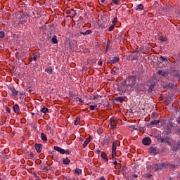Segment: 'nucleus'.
Wrapping results in <instances>:
<instances>
[{
	"label": "nucleus",
	"mask_w": 180,
	"mask_h": 180,
	"mask_svg": "<svg viewBox=\"0 0 180 180\" xmlns=\"http://www.w3.org/2000/svg\"><path fill=\"white\" fill-rule=\"evenodd\" d=\"M136 82L137 79L134 76L128 77L124 81V84L127 88H133V86L136 85Z\"/></svg>",
	"instance_id": "obj_1"
},
{
	"label": "nucleus",
	"mask_w": 180,
	"mask_h": 180,
	"mask_svg": "<svg viewBox=\"0 0 180 180\" xmlns=\"http://www.w3.org/2000/svg\"><path fill=\"white\" fill-rule=\"evenodd\" d=\"M110 129H115L116 126H117V120L115 117H112L110 120Z\"/></svg>",
	"instance_id": "obj_2"
},
{
	"label": "nucleus",
	"mask_w": 180,
	"mask_h": 180,
	"mask_svg": "<svg viewBox=\"0 0 180 180\" xmlns=\"http://www.w3.org/2000/svg\"><path fill=\"white\" fill-rule=\"evenodd\" d=\"M117 147V143H116V141L112 142V158L116 157V148Z\"/></svg>",
	"instance_id": "obj_3"
},
{
	"label": "nucleus",
	"mask_w": 180,
	"mask_h": 180,
	"mask_svg": "<svg viewBox=\"0 0 180 180\" xmlns=\"http://www.w3.org/2000/svg\"><path fill=\"white\" fill-rule=\"evenodd\" d=\"M142 143L144 146H150L151 144V139L145 137L143 139Z\"/></svg>",
	"instance_id": "obj_4"
},
{
	"label": "nucleus",
	"mask_w": 180,
	"mask_h": 180,
	"mask_svg": "<svg viewBox=\"0 0 180 180\" xmlns=\"http://www.w3.org/2000/svg\"><path fill=\"white\" fill-rule=\"evenodd\" d=\"M162 167L163 169L165 168L166 169H174V168H175V165L169 163H162Z\"/></svg>",
	"instance_id": "obj_5"
},
{
	"label": "nucleus",
	"mask_w": 180,
	"mask_h": 180,
	"mask_svg": "<svg viewBox=\"0 0 180 180\" xmlns=\"http://www.w3.org/2000/svg\"><path fill=\"white\" fill-rule=\"evenodd\" d=\"M9 89L11 91V96L16 98V96H18V94H19V91L15 89V87H10Z\"/></svg>",
	"instance_id": "obj_6"
},
{
	"label": "nucleus",
	"mask_w": 180,
	"mask_h": 180,
	"mask_svg": "<svg viewBox=\"0 0 180 180\" xmlns=\"http://www.w3.org/2000/svg\"><path fill=\"white\" fill-rule=\"evenodd\" d=\"M53 150L58 151V153H60V154H65V150L61 148L59 146H54Z\"/></svg>",
	"instance_id": "obj_7"
},
{
	"label": "nucleus",
	"mask_w": 180,
	"mask_h": 180,
	"mask_svg": "<svg viewBox=\"0 0 180 180\" xmlns=\"http://www.w3.org/2000/svg\"><path fill=\"white\" fill-rule=\"evenodd\" d=\"M92 141V138L91 136H89V138H87L85 141L84 142L83 145H82V148H85L86 147V146H88L89 143H91V141Z\"/></svg>",
	"instance_id": "obj_8"
},
{
	"label": "nucleus",
	"mask_w": 180,
	"mask_h": 180,
	"mask_svg": "<svg viewBox=\"0 0 180 180\" xmlns=\"http://www.w3.org/2000/svg\"><path fill=\"white\" fill-rule=\"evenodd\" d=\"M158 74H159V75H161L162 77H164V78H168V72L165 71L159 70L158 72Z\"/></svg>",
	"instance_id": "obj_9"
},
{
	"label": "nucleus",
	"mask_w": 180,
	"mask_h": 180,
	"mask_svg": "<svg viewBox=\"0 0 180 180\" xmlns=\"http://www.w3.org/2000/svg\"><path fill=\"white\" fill-rule=\"evenodd\" d=\"M34 147L37 152L41 153V150H43V148L41 147V144L35 143Z\"/></svg>",
	"instance_id": "obj_10"
},
{
	"label": "nucleus",
	"mask_w": 180,
	"mask_h": 180,
	"mask_svg": "<svg viewBox=\"0 0 180 180\" xmlns=\"http://www.w3.org/2000/svg\"><path fill=\"white\" fill-rule=\"evenodd\" d=\"M13 110H14L15 113H16L17 115H19V113L20 112V108H19V105H18V104L14 105Z\"/></svg>",
	"instance_id": "obj_11"
},
{
	"label": "nucleus",
	"mask_w": 180,
	"mask_h": 180,
	"mask_svg": "<svg viewBox=\"0 0 180 180\" xmlns=\"http://www.w3.org/2000/svg\"><path fill=\"white\" fill-rule=\"evenodd\" d=\"M154 171H158V169H163L162 164L160 165H153Z\"/></svg>",
	"instance_id": "obj_12"
},
{
	"label": "nucleus",
	"mask_w": 180,
	"mask_h": 180,
	"mask_svg": "<svg viewBox=\"0 0 180 180\" xmlns=\"http://www.w3.org/2000/svg\"><path fill=\"white\" fill-rule=\"evenodd\" d=\"M119 60H120L119 57L115 56V57L112 58V59L110 60L109 63L110 64H115V63H118Z\"/></svg>",
	"instance_id": "obj_13"
},
{
	"label": "nucleus",
	"mask_w": 180,
	"mask_h": 180,
	"mask_svg": "<svg viewBox=\"0 0 180 180\" xmlns=\"http://www.w3.org/2000/svg\"><path fill=\"white\" fill-rule=\"evenodd\" d=\"M110 143V140L108 138H105L101 142V146H108Z\"/></svg>",
	"instance_id": "obj_14"
},
{
	"label": "nucleus",
	"mask_w": 180,
	"mask_h": 180,
	"mask_svg": "<svg viewBox=\"0 0 180 180\" xmlns=\"http://www.w3.org/2000/svg\"><path fill=\"white\" fill-rule=\"evenodd\" d=\"M149 152L150 153V154H154L155 155H157V148L150 147L149 149Z\"/></svg>",
	"instance_id": "obj_15"
},
{
	"label": "nucleus",
	"mask_w": 180,
	"mask_h": 180,
	"mask_svg": "<svg viewBox=\"0 0 180 180\" xmlns=\"http://www.w3.org/2000/svg\"><path fill=\"white\" fill-rule=\"evenodd\" d=\"M101 158H103V160H105V161H106L107 162H108V161H109L108 155H106V153H105V152H101Z\"/></svg>",
	"instance_id": "obj_16"
},
{
	"label": "nucleus",
	"mask_w": 180,
	"mask_h": 180,
	"mask_svg": "<svg viewBox=\"0 0 180 180\" xmlns=\"http://www.w3.org/2000/svg\"><path fill=\"white\" fill-rule=\"evenodd\" d=\"M160 141L162 143H167V144H169V137H162Z\"/></svg>",
	"instance_id": "obj_17"
},
{
	"label": "nucleus",
	"mask_w": 180,
	"mask_h": 180,
	"mask_svg": "<svg viewBox=\"0 0 180 180\" xmlns=\"http://www.w3.org/2000/svg\"><path fill=\"white\" fill-rule=\"evenodd\" d=\"M41 139L43 141L44 143H46L47 141V135L44 133L41 134Z\"/></svg>",
	"instance_id": "obj_18"
},
{
	"label": "nucleus",
	"mask_w": 180,
	"mask_h": 180,
	"mask_svg": "<svg viewBox=\"0 0 180 180\" xmlns=\"http://www.w3.org/2000/svg\"><path fill=\"white\" fill-rule=\"evenodd\" d=\"M144 9V6L143 4H139L135 7V11H143Z\"/></svg>",
	"instance_id": "obj_19"
},
{
	"label": "nucleus",
	"mask_w": 180,
	"mask_h": 180,
	"mask_svg": "<svg viewBox=\"0 0 180 180\" xmlns=\"http://www.w3.org/2000/svg\"><path fill=\"white\" fill-rule=\"evenodd\" d=\"M159 40L162 42L164 43L165 41H168V38H167V37H164V36H160L159 37Z\"/></svg>",
	"instance_id": "obj_20"
},
{
	"label": "nucleus",
	"mask_w": 180,
	"mask_h": 180,
	"mask_svg": "<svg viewBox=\"0 0 180 180\" xmlns=\"http://www.w3.org/2000/svg\"><path fill=\"white\" fill-rule=\"evenodd\" d=\"M51 41L53 44H57V43H58V39H57V37L56 35H54L52 39H51Z\"/></svg>",
	"instance_id": "obj_21"
},
{
	"label": "nucleus",
	"mask_w": 180,
	"mask_h": 180,
	"mask_svg": "<svg viewBox=\"0 0 180 180\" xmlns=\"http://www.w3.org/2000/svg\"><path fill=\"white\" fill-rule=\"evenodd\" d=\"M80 174H82V170L79 168H76L75 169V175H79Z\"/></svg>",
	"instance_id": "obj_22"
},
{
	"label": "nucleus",
	"mask_w": 180,
	"mask_h": 180,
	"mask_svg": "<svg viewBox=\"0 0 180 180\" xmlns=\"http://www.w3.org/2000/svg\"><path fill=\"white\" fill-rule=\"evenodd\" d=\"M33 56H34L33 58H30V61H32V60H34V61H37V58H39V56H37V53H34Z\"/></svg>",
	"instance_id": "obj_23"
},
{
	"label": "nucleus",
	"mask_w": 180,
	"mask_h": 180,
	"mask_svg": "<svg viewBox=\"0 0 180 180\" xmlns=\"http://www.w3.org/2000/svg\"><path fill=\"white\" fill-rule=\"evenodd\" d=\"M112 5H120V0H112Z\"/></svg>",
	"instance_id": "obj_24"
},
{
	"label": "nucleus",
	"mask_w": 180,
	"mask_h": 180,
	"mask_svg": "<svg viewBox=\"0 0 180 180\" xmlns=\"http://www.w3.org/2000/svg\"><path fill=\"white\" fill-rule=\"evenodd\" d=\"M41 112H42V113H44V115H46V113H47L49 112V108H47L46 107H43L41 110Z\"/></svg>",
	"instance_id": "obj_25"
},
{
	"label": "nucleus",
	"mask_w": 180,
	"mask_h": 180,
	"mask_svg": "<svg viewBox=\"0 0 180 180\" xmlns=\"http://www.w3.org/2000/svg\"><path fill=\"white\" fill-rule=\"evenodd\" d=\"M63 162L64 164H65L66 165H68V164H70V162H71V160H70V159H68V158H66L65 159H63Z\"/></svg>",
	"instance_id": "obj_26"
},
{
	"label": "nucleus",
	"mask_w": 180,
	"mask_h": 180,
	"mask_svg": "<svg viewBox=\"0 0 180 180\" xmlns=\"http://www.w3.org/2000/svg\"><path fill=\"white\" fill-rule=\"evenodd\" d=\"M116 101L120 102L121 103H123V102H124V98L123 97H117Z\"/></svg>",
	"instance_id": "obj_27"
},
{
	"label": "nucleus",
	"mask_w": 180,
	"mask_h": 180,
	"mask_svg": "<svg viewBox=\"0 0 180 180\" xmlns=\"http://www.w3.org/2000/svg\"><path fill=\"white\" fill-rule=\"evenodd\" d=\"M79 122H81V118L77 117L75 120V125L78 126V124H79Z\"/></svg>",
	"instance_id": "obj_28"
},
{
	"label": "nucleus",
	"mask_w": 180,
	"mask_h": 180,
	"mask_svg": "<svg viewBox=\"0 0 180 180\" xmlns=\"http://www.w3.org/2000/svg\"><path fill=\"white\" fill-rule=\"evenodd\" d=\"M98 105H90V110H96V109H97V110H98Z\"/></svg>",
	"instance_id": "obj_29"
},
{
	"label": "nucleus",
	"mask_w": 180,
	"mask_h": 180,
	"mask_svg": "<svg viewBox=\"0 0 180 180\" xmlns=\"http://www.w3.org/2000/svg\"><path fill=\"white\" fill-rule=\"evenodd\" d=\"M159 123H160V120H153V121H152V122H150V124L154 125V124H158Z\"/></svg>",
	"instance_id": "obj_30"
},
{
	"label": "nucleus",
	"mask_w": 180,
	"mask_h": 180,
	"mask_svg": "<svg viewBox=\"0 0 180 180\" xmlns=\"http://www.w3.org/2000/svg\"><path fill=\"white\" fill-rule=\"evenodd\" d=\"M118 20H117V17H115L113 20L112 21V25H114V26L116 25V23H117Z\"/></svg>",
	"instance_id": "obj_31"
},
{
	"label": "nucleus",
	"mask_w": 180,
	"mask_h": 180,
	"mask_svg": "<svg viewBox=\"0 0 180 180\" xmlns=\"http://www.w3.org/2000/svg\"><path fill=\"white\" fill-rule=\"evenodd\" d=\"M160 60L162 63H164V61L167 63L168 61V60L167 58H165L163 56H160Z\"/></svg>",
	"instance_id": "obj_32"
},
{
	"label": "nucleus",
	"mask_w": 180,
	"mask_h": 180,
	"mask_svg": "<svg viewBox=\"0 0 180 180\" xmlns=\"http://www.w3.org/2000/svg\"><path fill=\"white\" fill-rule=\"evenodd\" d=\"M115 30V25H111L109 28H108V32H112Z\"/></svg>",
	"instance_id": "obj_33"
},
{
	"label": "nucleus",
	"mask_w": 180,
	"mask_h": 180,
	"mask_svg": "<svg viewBox=\"0 0 180 180\" xmlns=\"http://www.w3.org/2000/svg\"><path fill=\"white\" fill-rule=\"evenodd\" d=\"M5 37V32L0 31V39H4Z\"/></svg>",
	"instance_id": "obj_34"
},
{
	"label": "nucleus",
	"mask_w": 180,
	"mask_h": 180,
	"mask_svg": "<svg viewBox=\"0 0 180 180\" xmlns=\"http://www.w3.org/2000/svg\"><path fill=\"white\" fill-rule=\"evenodd\" d=\"M46 72L48 73V74H53V69L51 68H48L46 70Z\"/></svg>",
	"instance_id": "obj_35"
},
{
	"label": "nucleus",
	"mask_w": 180,
	"mask_h": 180,
	"mask_svg": "<svg viewBox=\"0 0 180 180\" xmlns=\"http://www.w3.org/2000/svg\"><path fill=\"white\" fill-rule=\"evenodd\" d=\"M101 96L99 95H94L92 96L91 99H93V101H96L97 98H98Z\"/></svg>",
	"instance_id": "obj_36"
},
{
	"label": "nucleus",
	"mask_w": 180,
	"mask_h": 180,
	"mask_svg": "<svg viewBox=\"0 0 180 180\" xmlns=\"http://www.w3.org/2000/svg\"><path fill=\"white\" fill-rule=\"evenodd\" d=\"M88 34H92V30H88L86 31V35L88 36Z\"/></svg>",
	"instance_id": "obj_37"
},
{
	"label": "nucleus",
	"mask_w": 180,
	"mask_h": 180,
	"mask_svg": "<svg viewBox=\"0 0 180 180\" xmlns=\"http://www.w3.org/2000/svg\"><path fill=\"white\" fill-rule=\"evenodd\" d=\"M152 116H153L154 117H158V114H157V112H154L152 114Z\"/></svg>",
	"instance_id": "obj_38"
},
{
	"label": "nucleus",
	"mask_w": 180,
	"mask_h": 180,
	"mask_svg": "<svg viewBox=\"0 0 180 180\" xmlns=\"http://www.w3.org/2000/svg\"><path fill=\"white\" fill-rule=\"evenodd\" d=\"M95 152L96 154H101V150H99V148L96 149Z\"/></svg>",
	"instance_id": "obj_39"
},
{
	"label": "nucleus",
	"mask_w": 180,
	"mask_h": 180,
	"mask_svg": "<svg viewBox=\"0 0 180 180\" xmlns=\"http://www.w3.org/2000/svg\"><path fill=\"white\" fill-rule=\"evenodd\" d=\"M153 89H154V85H151V86L149 87V91H153Z\"/></svg>",
	"instance_id": "obj_40"
},
{
	"label": "nucleus",
	"mask_w": 180,
	"mask_h": 180,
	"mask_svg": "<svg viewBox=\"0 0 180 180\" xmlns=\"http://www.w3.org/2000/svg\"><path fill=\"white\" fill-rule=\"evenodd\" d=\"M65 154H66V155H69L70 150H65Z\"/></svg>",
	"instance_id": "obj_41"
},
{
	"label": "nucleus",
	"mask_w": 180,
	"mask_h": 180,
	"mask_svg": "<svg viewBox=\"0 0 180 180\" xmlns=\"http://www.w3.org/2000/svg\"><path fill=\"white\" fill-rule=\"evenodd\" d=\"M66 13H67V15L71 14V11L67 10V11H66Z\"/></svg>",
	"instance_id": "obj_42"
},
{
	"label": "nucleus",
	"mask_w": 180,
	"mask_h": 180,
	"mask_svg": "<svg viewBox=\"0 0 180 180\" xmlns=\"http://www.w3.org/2000/svg\"><path fill=\"white\" fill-rule=\"evenodd\" d=\"M80 34H82L83 36H86V32H80Z\"/></svg>",
	"instance_id": "obj_43"
},
{
	"label": "nucleus",
	"mask_w": 180,
	"mask_h": 180,
	"mask_svg": "<svg viewBox=\"0 0 180 180\" xmlns=\"http://www.w3.org/2000/svg\"><path fill=\"white\" fill-rule=\"evenodd\" d=\"M99 180H106V179H105V176H101L100 177Z\"/></svg>",
	"instance_id": "obj_44"
},
{
	"label": "nucleus",
	"mask_w": 180,
	"mask_h": 180,
	"mask_svg": "<svg viewBox=\"0 0 180 180\" xmlns=\"http://www.w3.org/2000/svg\"><path fill=\"white\" fill-rule=\"evenodd\" d=\"M133 178H139V175H137V174H134V175H133Z\"/></svg>",
	"instance_id": "obj_45"
},
{
	"label": "nucleus",
	"mask_w": 180,
	"mask_h": 180,
	"mask_svg": "<svg viewBox=\"0 0 180 180\" xmlns=\"http://www.w3.org/2000/svg\"><path fill=\"white\" fill-rule=\"evenodd\" d=\"M30 156L32 158H33V157H34V154L30 153Z\"/></svg>",
	"instance_id": "obj_46"
},
{
	"label": "nucleus",
	"mask_w": 180,
	"mask_h": 180,
	"mask_svg": "<svg viewBox=\"0 0 180 180\" xmlns=\"http://www.w3.org/2000/svg\"><path fill=\"white\" fill-rule=\"evenodd\" d=\"M177 123L180 124V117L178 118Z\"/></svg>",
	"instance_id": "obj_47"
},
{
	"label": "nucleus",
	"mask_w": 180,
	"mask_h": 180,
	"mask_svg": "<svg viewBox=\"0 0 180 180\" xmlns=\"http://www.w3.org/2000/svg\"><path fill=\"white\" fill-rule=\"evenodd\" d=\"M113 164H114V165H117V161H114Z\"/></svg>",
	"instance_id": "obj_48"
},
{
	"label": "nucleus",
	"mask_w": 180,
	"mask_h": 180,
	"mask_svg": "<svg viewBox=\"0 0 180 180\" xmlns=\"http://www.w3.org/2000/svg\"><path fill=\"white\" fill-rule=\"evenodd\" d=\"M103 64L102 61L98 62V65L101 66Z\"/></svg>",
	"instance_id": "obj_49"
},
{
	"label": "nucleus",
	"mask_w": 180,
	"mask_h": 180,
	"mask_svg": "<svg viewBox=\"0 0 180 180\" xmlns=\"http://www.w3.org/2000/svg\"><path fill=\"white\" fill-rule=\"evenodd\" d=\"M169 86H170V88H172V86H174V84H169Z\"/></svg>",
	"instance_id": "obj_50"
},
{
	"label": "nucleus",
	"mask_w": 180,
	"mask_h": 180,
	"mask_svg": "<svg viewBox=\"0 0 180 180\" xmlns=\"http://www.w3.org/2000/svg\"><path fill=\"white\" fill-rule=\"evenodd\" d=\"M78 101L80 102V103H82V99L78 98Z\"/></svg>",
	"instance_id": "obj_51"
},
{
	"label": "nucleus",
	"mask_w": 180,
	"mask_h": 180,
	"mask_svg": "<svg viewBox=\"0 0 180 180\" xmlns=\"http://www.w3.org/2000/svg\"><path fill=\"white\" fill-rule=\"evenodd\" d=\"M101 4H105V0H101Z\"/></svg>",
	"instance_id": "obj_52"
},
{
	"label": "nucleus",
	"mask_w": 180,
	"mask_h": 180,
	"mask_svg": "<svg viewBox=\"0 0 180 180\" xmlns=\"http://www.w3.org/2000/svg\"><path fill=\"white\" fill-rule=\"evenodd\" d=\"M7 112H8V113H11V109H7Z\"/></svg>",
	"instance_id": "obj_53"
},
{
	"label": "nucleus",
	"mask_w": 180,
	"mask_h": 180,
	"mask_svg": "<svg viewBox=\"0 0 180 180\" xmlns=\"http://www.w3.org/2000/svg\"><path fill=\"white\" fill-rule=\"evenodd\" d=\"M151 176H153V175L150 174L148 176V178H151Z\"/></svg>",
	"instance_id": "obj_54"
},
{
	"label": "nucleus",
	"mask_w": 180,
	"mask_h": 180,
	"mask_svg": "<svg viewBox=\"0 0 180 180\" xmlns=\"http://www.w3.org/2000/svg\"><path fill=\"white\" fill-rule=\"evenodd\" d=\"M34 175L37 177V174L34 173Z\"/></svg>",
	"instance_id": "obj_55"
},
{
	"label": "nucleus",
	"mask_w": 180,
	"mask_h": 180,
	"mask_svg": "<svg viewBox=\"0 0 180 180\" xmlns=\"http://www.w3.org/2000/svg\"><path fill=\"white\" fill-rule=\"evenodd\" d=\"M172 82H174V81H175V79H172Z\"/></svg>",
	"instance_id": "obj_56"
},
{
	"label": "nucleus",
	"mask_w": 180,
	"mask_h": 180,
	"mask_svg": "<svg viewBox=\"0 0 180 180\" xmlns=\"http://www.w3.org/2000/svg\"><path fill=\"white\" fill-rule=\"evenodd\" d=\"M20 95H23V94H20Z\"/></svg>",
	"instance_id": "obj_57"
}]
</instances>
